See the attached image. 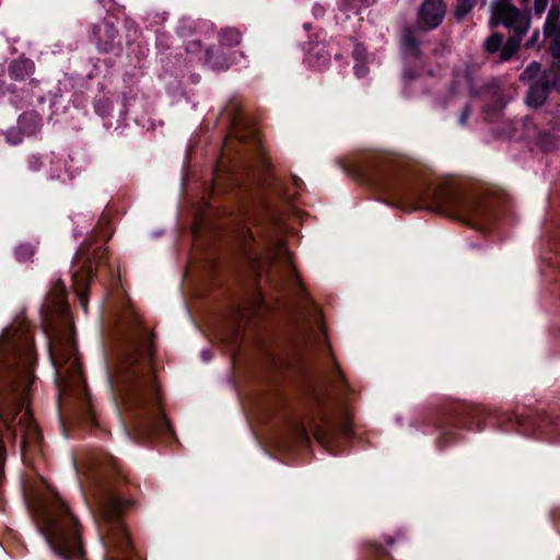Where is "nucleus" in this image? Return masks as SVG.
Instances as JSON below:
<instances>
[{"label": "nucleus", "mask_w": 560, "mask_h": 560, "mask_svg": "<svg viewBox=\"0 0 560 560\" xmlns=\"http://www.w3.org/2000/svg\"><path fill=\"white\" fill-rule=\"evenodd\" d=\"M541 72V65L537 61H533L521 73L520 80L523 82L534 81L536 78L538 79L540 77Z\"/></svg>", "instance_id": "f3484780"}, {"label": "nucleus", "mask_w": 560, "mask_h": 560, "mask_svg": "<svg viewBox=\"0 0 560 560\" xmlns=\"http://www.w3.org/2000/svg\"><path fill=\"white\" fill-rule=\"evenodd\" d=\"M443 0H425L419 10V22L428 30L436 28L445 15Z\"/></svg>", "instance_id": "9d476101"}, {"label": "nucleus", "mask_w": 560, "mask_h": 560, "mask_svg": "<svg viewBox=\"0 0 560 560\" xmlns=\"http://www.w3.org/2000/svg\"><path fill=\"white\" fill-rule=\"evenodd\" d=\"M30 121L34 125L35 129H37L39 125V117L34 113H25L19 119V128L23 130L24 133H31L32 131L26 130L25 122Z\"/></svg>", "instance_id": "aec40b11"}, {"label": "nucleus", "mask_w": 560, "mask_h": 560, "mask_svg": "<svg viewBox=\"0 0 560 560\" xmlns=\"http://www.w3.org/2000/svg\"><path fill=\"white\" fill-rule=\"evenodd\" d=\"M40 532L58 556L68 560H82L83 547L77 518L60 499L39 512Z\"/></svg>", "instance_id": "20e7f679"}, {"label": "nucleus", "mask_w": 560, "mask_h": 560, "mask_svg": "<svg viewBox=\"0 0 560 560\" xmlns=\"http://www.w3.org/2000/svg\"><path fill=\"white\" fill-rule=\"evenodd\" d=\"M551 91L545 86V84L536 79L529 86V91L526 96V103L530 107L541 106L548 98Z\"/></svg>", "instance_id": "ddd939ff"}, {"label": "nucleus", "mask_w": 560, "mask_h": 560, "mask_svg": "<svg viewBox=\"0 0 560 560\" xmlns=\"http://www.w3.org/2000/svg\"><path fill=\"white\" fill-rule=\"evenodd\" d=\"M15 255L20 260H26L32 257L33 248L30 245H20L15 250Z\"/></svg>", "instance_id": "5701e85b"}, {"label": "nucleus", "mask_w": 560, "mask_h": 560, "mask_svg": "<svg viewBox=\"0 0 560 560\" xmlns=\"http://www.w3.org/2000/svg\"><path fill=\"white\" fill-rule=\"evenodd\" d=\"M421 27L413 26L405 30L401 42L402 47L406 51L410 52L412 56L419 55V36L421 33Z\"/></svg>", "instance_id": "4468645a"}, {"label": "nucleus", "mask_w": 560, "mask_h": 560, "mask_svg": "<svg viewBox=\"0 0 560 560\" xmlns=\"http://www.w3.org/2000/svg\"><path fill=\"white\" fill-rule=\"evenodd\" d=\"M560 10L558 7L552 5L548 12L544 27H556L560 26L559 23Z\"/></svg>", "instance_id": "412c9836"}, {"label": "nucleus", "mask_w": 560, "mask_h": 560, "mask_svg": "<svg viewBox=\"0 0 560 560\" xmlns=\"http://www.w3.org/2000/svg\"><path fill=\"white\" fill-rule=\"evenodd\" d=\"M268 245V259L271 265L279 264L287 272L288 280L293 284L300 285V279L296 275L295 267L293 266L291 254L285 248L283 242L278 236H272L267 240Z\"/></svg>", "instance_id": "1a4fd4ad"}, {"label": "nucleus", "mask_w": 560, "mask_h": 560, "mask_svg": "<svg viewBox=\"0 0 560 560\" xmlns=\"http://www.w3.org/2000/svg\"><path fill=\"white\" fill-rule=\"evenodd\" d=\"M451 434V432L448 430H444L438 441V445L440 448H442L444 445L442 444L443 440L448 435Z\"/></svg>", "instance_id": "2f4dec72"}, {"label": "nucleus", "mask_w": 560, "mask_h": 560, "mask_svg": "<svg viewBox=\"0 0 560 560\" xmlns=\"http://www.w3.org/2000/svg\"><path fill=\"white\" fill-rule=\"evenodd\" d=\"M33 340L27 328L8 327L0 337V419L9 434L21 439L23 450L40 441V432L28 409L24 408L33 376Z\"/></svg>", "instance_id": "f03ea898"}, {"label": "nucleus", "mask_w": 560, "mask_h": 560, "mask_svg": "<svg viewBox=\"0 0 560 560\" xmlns=\"http://www.w3.org/2000/svg\"><path fill=\"white\" fill-rule=\"evenodd\" d=\"M266 277H267L268 279H270L272 276H271L269 272H267V276H266Z\"/></svg>", "instance_id": "c9c22d12"}, {"label": "nucleus", "mask_w": 560, "mask_h": 560, "mask_svg": "<svg viewBox=\"0 0 560 560\" xmlns=\"http://www.w3.org/2000/svg\"><path fill=\"white\" fill-rule=\"evenodd\" d=\"M35 71V63L25 57H20L10 62L8 72L12 80L24 81Z\"/></svg>", "instance_id": "9b49d317"}, {"label": "nucleus", "mask_w": 560, "mask_h": 560, "mask_svg": "<svg viewBox=\"0 0 560 560\" xmlns=\"http://www.w3.org/2000/svg\"><path fill=\"white\" fill-rule=\"evenodd\" d=\"M109 382L114 389L121 392L126 408L135 412L137 425L144 431L162 428L165 419L149 357L144 358L136 347L130 348L120 355Z\"/></svg>", "instance_id": "7ed1b4c3"}, {"label": "nucleus", "mask_w": 560, "mask_h": 560, "mask_svg": "<svg viewBox=\"0 0 560 560\" xmlns=\"http://www.w3.org/2000/svg\"><path fill=\"white\" fill-rule=\"evenodd\" d=\"M528 2H529V0H521V3H522L523 5H527V4H528Z\"/></svg>", "instance_id": "473e14b6"}, {"label": "nucleus", "mask_w": 560, "mask_h": 560, "mask_svg": "<svg viewBox=\"0 0 560 560\" xmlns=\"http://www.w3.org/2000/svg\"><path fill=\"white\" fill-rule=\"evenodd\" d=\"M538 37H539V33L538 32H534L530 39L527 42L526 46L527 47H532L535 45V43L538 40Z\"/></svg>", "instance_id": "7c9ffc66"}, {"label": "nucleus", "mask_w": 560, "mask_h": 560, "mask_svg": "<svg viewBox=\"0 0 560 560\" xmlns=\"http://www.w3.org/2000/svg\"><path fill=\"white\" fill-rule=\"evenodd\" d=\"M241 42V33L235 28H225L220 34V43L224 46H236Z\"/></svg>", "instance_id": "dca6fc26"}, {"label": "nucleus", "mask_w": 560, "mask_h": 560, "mask_svg": "<svg viewBox=\"0 0 560 560\" xmlns=\"http://www.w3.org/2000/svg\"><path fill=\"white\" fill-rule=\"evenodd\" d=\"M206 61L207 63L215 70H225L229 68V63L225 59L219 61L217 57L211 51L206 52Z\"/></svg>", "instance_id": "4be33fe9"}, {"label": "nucleus", "mask_w": 560, "mask_h": 560, "mask_svg": "<svg viewBox=\"0 0 560 560\" xmlns=\"http://www.w3.org/2000/svg\"><path fill=\"white\" fill-rule=\"evenodd\" d=\"M545 37L549 42V50L552 59H560V26L544 27Z\"/></svg>", "instance_id": "2eb2a0df"}, {"label": "nucleus", "mask_w": 560, "mask_h": 560, "mask_svg": "<svg viewBox=\"0 0 560 560\" xmlns=\"http://www.w3.org/2000/svg\"><path fill=\"white\" fill-rule=\"evenodd\" d=\"M296 439L301 442H306L308 440L307 431L304 425H299L296 429Z\"/></svg>", "instance_id": "cd10ccee"}, {"label": "nucleus", "mask_w": 560, "mask_h": 560, "mask_svg": "<svg viewBox=\"0 0 560 560\" xmlns=\"http://www.w3.org/2000/svg\"><path fill=\"white\" fill-rule=\"evenodd\" d=\"M549 0H535L534 10L537 15H541L547 5Z\"/></svg>", "instance_id": "a878e982"}, {"label": "nucleus", "mask_w": 560, "mask_h": 560, "mask_svg": "<svg viewBox=\"0 0 560 560\" xmlns=\"http://www.w3.org/2000/svg\"><path fill=\"white\" fill-rule=\"evenodd\" d=\"M49 355L56 371V384L68 396L88 400V389L80 358L70 328L54 331L49 337Z\"/></svg>", "instance_id": "39448f33"}, {"label": "nucleus", "mask_w": 560, "mask_h": 560, "mask_svg": "<svg viewBox=\"0 0 560 560\" xmlns=\"http://www.w3.org/2000/svg\"><path fill=\"white\" fill-rule=\"evenodd\" d=\"M43 164H44V161L38 155H32L28 158L27 165H28V168L33 172L39 171Z\"/></svg>", "instance_id": "b1692460"}, {"label": "nucleus", "mask_w": 560, "mask_h": 560, "mask_svg": "<svg viewBox=\"0 0 560 560\" xmlns=\"http://www.w3.org/2000/svg\"><path fill=\"white\" fill-rule=\"evenodd\" d=\"M492 24H503L514 32L500 50V60L508 61L518 50L523 36L530 26V12L521 11L511 3V0H497L492 3Z\"/></svg>", "instance_id": "0eeeda50"}, {"label": "nucleus", "mask_w": 560, "mask_h": 560, "mask_svg": "<svg viewBox=\"0 0 560 560\" xmlns=\"http://www.w3.org/2000/svg\"><path fill=\"white\" fill-rule=\"evenodd\" d=\"M122 501L112 492L105 493L97 504L96 522L105 548V560H130L132 545L121 521Z\"/></svg>", "instance_id": "423d86ee"}, {"label": "nucleus", "mask_w": 560, "mask_h": 560, "mask_svg": "<svg viewBox=\"0 0 560 560\" xmlns=\"http://www.w3.org/2000/svg\"><path fill=\"white\" fill-rule=\"evenodd\" d=\"M56 294H57V303H62L65 294H66V289L62 283H59L58 288H56Z\"/></svg>", "instance_id": "c85d7f7f"}, {"label": "nucleus", "mask_w": 560, "mask_h": 560, "mask_svg": "<svg viewBox=\"0 0 560 560\" xmlns=\"http://www.w3.org/2000/svg\"><path fill=\"white\" fill-rule=\"evenodd\" d=\"M104 250L102 248H96L93 253V258L89 257L83 262H81L83 248H80L73 258V266L80 265V269L74 270L72 275L73 287L80 301L81 307L85 312L88 310L86 289L93 278L94 264H98V260L102 258Z\"/></svg>", "instance_id": "6e6552de"}, {"label": "nucleus", "mask_w": 560, "mask_h": 560, "mask_svg": "<svg viewBox=\"0 0 560 560\" xmlns=\"http://www.w3.org/2000/svg\"><path fill=\"white\" fill-rule=\"evenodd\" d=\"M472 9L471 0H456L455 16L457 20H463Z\"/></svg>", "instance_id": "6ab92c4d"}, {"label": "nucleus", "mask_w": 560, "mask_h": 560, "mask_svg": "<svg viewBox=\"0 0 560 560\" xmlns=\"http://www.w3.org/2000/svg\"><path fill=\"white\" fill-rule=\"evenodd\" d=\"M503 44V36L499 33H493L485 42V49L488 52H497Z\"/></svg>", "instance_id": "a211bd4d"}, {"label": "nucleus", "mask_w": 560, "mask_h": 560, "mask_svg": "<svg viewBox=\"0 0 560 560\" xmlns=\"http://www.w3.org/2000/svg\"><path fill=\"white\" fill-rule=\"evenodd\" d=\"M353 56L357 60H363L365 58V48L361 44H357L353 49Z\"/></svg>", "instance_id": "bb28decb"}, {"label": "nucleus", "mask_w": 560, "mask_h": 560, "mask_svg": "<svg viewBox=\"0 0 560 560\" xmlns=\"http://www.w3.org/2000/svg\"><path fill=\"white\" fill-rule=\"evenodd\" d=\"M401 163L389 153L368 152L360 156L357 171L373 183L393 207L454 214L480 229L490 223L491 213L482 203L459 199L447 185L413 180L400 172Z\"/></svg>", "instance_id": "f257e3e1"}, {"label": "nucleus", "mask_w": 560, "mask_h": 560, "mask_svg": "<svg viewBox=\"0 0 560 560\" xmlns=\"http://www.w3.org/2000/svg\"><path fill=\"white\" fill-rule=\"evenodd\" d=\"M550 91L560 93V59H552L538 78Z\"/></svg>", "instance_id": "f8f14e48"}, {"label": "nucleus", "mask_w": 560, "mask_h": 560, "mask_svg": "<svg viewBox=\"0 0 560 560\" xmlns=\"http://www.w3.org/2000/svg\"><path fill=\"white\" fill-rule=\"evenodd\" d=\"M7 140L11 144H19L22 141V135L20 131L10 130L7 135Z\"/></svg>", "instance_id": "393cba45"}, {"label": "nucleus", "mask_w": 560, "mask_h": 560, "mask_svg": "<svg viewBox=\"0 0 560 560\" xmlns=\"http://www.w3.org/2000/svg\"><path fill=\"white\" fill-rule=\"evenodd\" d=\"M257 277L260 279L262 278V271H258Z\"/></svg>", "instance_id": "f704fd0d"}, {"label": "nucleus", "mask_w": 560, "mask_h": 560, "mask_svg": "<svg viewBox=\"0 0 560 560\" xmlns=\"http://www.w3.org/2000/svg\"><path fill=\"white\" fill-rule=\"evenodd\" d=\"M202 357H203V359H205L206 361H208V360H209V357H208V354H206V352H203V353H202Z\"/></svg>", "instance_id": "72a5a7b5"}, {"label": "nucleus", "mask_w": 560, "mask_h": 560, "mask_svg": "<svg viewBox=\"0 0 560 560\" xmlns=\"http://www.w3.org/2000/svg\"><path fill=\"white\" fill-rule=\"evenodd\" d=\"M470 112H471L470 107H469V106H466V107H465V109L463 110V113H462L460 117H459V122H460L462 125H465V124H466V121H467V119H468V117H469V115H470Z\"/></svg>", "instance_id": "c756f323"}]
</instances>
